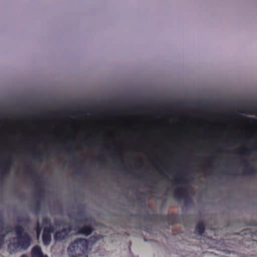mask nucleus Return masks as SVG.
<instances>
[{
    "instance_id": "6e6552de",
    "label": "nucleus",
    "mask_w": 257,
    "mask_h": 257,
    "mask_svg": "<svg viewBox=\"0 0 257 257\" xmlns=\"http://www.w3.org/2000/svg\"><path fill=\"white\" fill-rule=\"evenodd\" d=\"M81 257H88V256H86V255H84V256H81Z\"/></svg>"
},
{
    "instance_id": "39448f33",
    "label": "nucleus",
    "mask_w": 257,
    "mask_h": 257,
    "mask_svg": "<svg viewBox=\"0 0 257 257\" xmlns=\"http://www.w3.org/2000/svg\"><path fill=\"white\" fill-rule=\"evenodd\" d=\"M32 257H48L47 255L44 254L40 246L36 245L34 246L31 251Z\"/></svg>"
},
{
    "instance_id": "f257e3e1",
    "label": "nucleus",
    "mask_w": 257,
    "mask_h": 257,
    "mask_svg": "<svg viewBox=\"0 0 257 257\" xmlns=\"http://www.w3.org/2000/svg\"><path fill=\"white\" fill-rule=\"evenodd\" d=\"M55 225H52L50 220L48 218H44L42 224L38 220L37 223L36 232L38 239L40 237L42 228H44L43 241L46 245L50 244L51 241V233L57 228H62V231L57 232L55 235L57 239H64L68 235L72 234H84L86 236L90 235L92 231V228L90 224L82 222L76 221L75 223L69 225L66 224L62 220H56Z\"/></svg>"
},
{
    "instance_id": "7ed1b4c3",
    "label": "nucleus",
    "mask_w": 257,
    "mask_h": 257,
    "mask_svg": "<svg viewBox=\"0 0 257 257\" xmlns=\"http://www.w3.org/2000/svg\"><path fill=\"white\" fill-rule=\"evenodd\" d=\"M87 248V242L85 239H77L72 243L68 248L70 256L77 257L81 256Z\"/></svg>"
},
{
    "instance_id": "f03ea898",
    "label": "nucleus",
    "mask_w": 257,
    "mask_h": 257,
    "mask_svg": "<svg viewBox=\"0 0 257 257\" xmlns=\"http://www.w3.org/2000/svg\"><path fill=\"white\" fill-rule=\"evenodd\" d=\"M16 234L17 237L10 240V246L16 249H27L30 246L31 238L28 232L24 227L18 225L15 228L5 223L0 222V246L6 240V238L10 234Z\"/></svg>"
},
{
    "instance_id": "423d86ee",
    "label": "nucleus",
    "mask_w": 257,
    "mask_h": 257,
    "mask_svg": "<svg viewBox=\"0 0 257 257\" xmlns=\"http://www.w3.org/2000/svg\"><path fill=\"white\" fill-rule=\"evenodd\" d=\"M205 230V225L203 223L201 222L199 223L196 228V231L197 233L201 235Z\"/></svg>"
},
{
    "instance_id": "0eeeda50",
    "label": "nucleus",
    "mask_w": 257,
    "mask_h": 257,
    "mask_svg": "<svg viewBox=\"0 0 257 257\" xmlns=\"http://www.w3.org/2000/svg\"><path fill=\"white\" fill-rule=\"evenodd\" d=\"M21 257H29L28 255L26 254H23Z\"/></svg>"
},
{
    "instance_id": "20e7f679",
    "label": "nucleus",
    "mask_w": 257,
    "mask_h": 257,
    "mask_svg": "<svg viewBox=\"0 0 257 257\" xmlns=\"http://www.w3.org/2000/svg\"><path fill=\"white\" fill-rule=\"evenodd\" d=\"M175 198L180 202L185 200L187 197L186 190L182 188H179L175 192Z\"/></svg>"
}]
</instances>
